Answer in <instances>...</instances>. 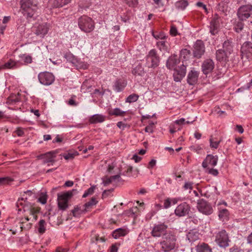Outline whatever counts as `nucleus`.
I'll use <instances>...</instances> for the list:
<instances>
[{"label": "nucleus", "mask_w": 252, "mask_h": 252, "mask_svg": "<svg viewBox=\"0 0 252 252\" xmlns=\"http://www.w3.org/2000/svg\"><path fill=\"white\" fill-rule=\"evenodd\" d=\"M198 211L206 215H209L213 212L212 206L203 199L200 200L197 206Z\"/></svg>", "instance_id": "11"}, {"label": "nucleus", "mask_w": 252, "mask_h": 252, "mask_svg": "<svg viewBox=\"0 0 252 252\" xmlns=\"http://www.w3.org/2000/svg\"><path fill=\"white\" fill-rule=\"evenodd\" d=\"M38 79L40 84L44 86H49L55 81V76L51 72L44 71L40 72L38 75Z\"/></svg>", "instance_id": "6"}, {"label": "nucleus", "mask_w": 252, "mask_h": 252, "mask_svg": "<svg viewBox=\"0 0 252 252\" xmlns=\"http://www.w3.org/2000/svg\"><path fill=\"white\" fill-rule=\"evenodd\" d=\"M15 132L18 136H22L24 134V130L21 127L18 128Z\"/></svg>", "instance_id": "57"}, {"label": "nucleus", "mask_w": 252, "mask_h": 252, "mask_svg": "<svg viewBox=\"0 0 252 252\" xmlns=\"http://www.w3.org/2000/svg\"><path fill=\"white\" fill-rule=\"evenodd\" d=\"M241 51L242 57H245L247 59L252 57V43L249 41L244 43Z\"/></svg>", "instance_id": "17"}, {"label": "nucleus", "mask_w": 252, "mask_h": 252, "mask_svg": "<svg viewBox=\"0 0 252 252\" xmlns=\"http://www.w3.org/2000/svg\"><path fill=\"white\" fill-rule=\"evenodd\" d=\"M170 34L172 36H175L178 34L177 29L174 25L171 26L170 30Z\"/></svg>", "instance_id": "51"}, {"label": "nucleus", "mask_w": 252, "mask_h": 252, "mask_svg": "<svg viewBox=\"0 0 252 252\" xmlns=\"http://www.w3.org/2000/svg\"><path fill=\"white\" fill-rule=\"evenodd\" d=\"M180 63V60L177 56L174 55L170 56L166 63L167 67L170 69H175L178 68L177 65Z\"/></svg>", "instance_id": "20"}, {"label": "nucleus", "mask_w": 252, "mask_h": 252, "mask_svg": "<svg viewBox=\"0 0 252 252\" xmlns=\"http://www.w3.org/2000/svg\"><path fill=\"white\" fill-rule=\"evenodd\" d=\"M167 228L168 226L164 223L155 224L151 231V235L154 237L163 236L165 233H167Z\"/></svg>", "instance_id": "8"}, {"label": "nucleus", "mask_w": 252, "mask_h": 252, "mask_svg": "<svg viewBox=\"0 0 252 252\" xmlns=\"http://www.w3.org/2000/svg\"><path fill=\"white\" fill-rule=\"evenodd\" d=\"M104 94V91H100L98 89H95L93 93V95H103Z\"/></svg>", "instance_id": "62"}, {"label": "nucleus", "mask_w": 252, "mask_h": 252, "mask_svg": "<svg viewBox=\"0 0 252 252\" xmlns=\"http://www.w3.org/2000/svg\"><path fill=\"white\" fill-rule=\"evenodd\" d=\"M229 213L226 209L221 208V207L219 208V217L222 221H227L229 219Z\"/></svg>", "instance_id": "26"}, {"label": "nucleus", "mask_w": 252, "mask_h": 252, "mask_svg": "<svg viewBox=\"0 0 252 252\" xmlns=\"http://www.w3.org/2000/svg\"><path fill=\"white\" fill-rule=\"evenodd\" d=\"M223 49L230 55L233 51L232 42L229 40L225 41L223 44Z\"/></svg>", "instance_id": "35"}, {"label": "nucleus", "mask_w": 252, "mask_h": 252, "mask_svg": "<svg viewBox=\"0 0 252 252\" xmlns=\"http://www.w3.org/2000/svg\"><path fill=\"white\" fill-rule=\"evenodd\" d=\"M152 35L154 37L158 40H166L168 36L163 32H152Z\"/></svg>", "instance_id": "41"}, {"label": "nucleus", "mask_w": 252, "mask_h": 252, "mask_svg": "<svg viewBox=\"0 0 252 252\" xmlns=\"http://www.w3.org/2000/svg\"><path fill=\"white\" fill-rule=\"evenodd\" d=\"M186 68V65L182 64L181 66H178V68L174 69L173 78L175 82H181L182 79L185 76Z\"/></svg>", "instance_id": "16"}, {"label": "nucleus", "mask_w": 252, "mask_h": 252, "mask_svg": "<svg viewBox=\"0 0 252 252\" xmlns=\"http://www.w3.org/2000/svg\"><path fill=\"white\" fill-rule=\"evenodd\" d=\"M47 198L46 195L43 194L38 198V201L41 203L42 204H45L47 202Z\"/></svg>", "instance_id": "56"}, {"label": "nucleus", "mask_w": 252, "mask_h": 252, "mask_svg": "<svg viewBox=\"0 0 252 252\" xmlns=\"http://www.w3.org/2000/svg\"><path fill=\"white\" fill-rule=\"evenodd\" d=\"M229 55L223 49H220L216 52V57L218 60L220 61H225L228 58Z\"/></svg>", "instance_id": "32"}, {"label": "nucleus", "mask_w": 252, "mask_h": 252, "mask_svg": "<svg viewBox=\"0 0 252 252\" xmlns=\"http://www.w3.org/2000/svg\"><path fill=\"white\" fill-rule=\"evenodd\" d=\"M177 128L174 125L171 124L170 126H169V131L171 133H174L176 131Z\"/></svg>", "instance_id": "63"}, {"label": "nucleus", "mask_w": 252, "mask_h": 252, "mask_svg": "<svg viewBox=\"0 0 252 252\" xmlns=\"http://www.w3.org/2000/svg\"><path fill=\"white\" fill-rule=\"evenodd\" d=\"M252 13V5L247 4L241 6L237 12V16L240 20L248 19Z\"/></svg>", "instance_id": "9"}, {"label": "nucleus", "mask_w": 252, "mask_h": 252, "mask_svg": "<svg viewBox=\"0 0 252 252\" xmlns=\"http://www.w3.org/2000/svg\"><path fill=\"white\" fill-rule=\"evenodd\" d=\"M132 74L134 75L143 76L145 74L144 68L141 64H138L135 66L132 71Z\"/></svg>", "instance_id": "36"}, {"label": "nucleus", "mask_w": 252, "mask_h": 252, "mask_svg": "<svg viewBox=\"0 0 252 252\" xmlns=\"http://www.w3.org/2000/svg\"><path fill=\"white\" fill-rule=\"evenodd\" d=\"M120 178V176L116 175L110 177H105L103 179V183L104 186H107L110 184L116 183L119 181Z\"/></svg>", "instance_id": "28"}, {"label": "nucleus", "mask_w": 252, "mask_h": 252, "mask_svg": "<svg viewBox=\"0 0 252 252\" xmlns=\"http://www.w3.org/2000/svg\"><path fill=\"white\" fill-rule=\"evenodd\" d=\"M32 196V192L31 190H27L24 192L21 199L18 200V205L23 206L24 212L26 213L24 218L20 220V228L22 231L23 229H30L33 222H35L37 219L36 215L40 211V208L33 205H31L30 206L28 205L27 195Z\"/></svg>", "instance_id": "1"}, {"label": "nucleus", "mask_w": 252, "mask_h": 252, "mask_svg": "<svg viewBox=\"0 0 252 252\" xmlns=\"http://www.w3.org/2000/svg\"><path fill=\"white\" fill-rule=\"evenodd\" d=\"M146 61L147 63H151L149 67L155 68L158 66L159 59L155 49H152L149 52L146 56Z\"/></svg>", "instance_id": "10"}, {"label": "nucleus", "mask_w": 252, "mask_h": 252, "mask_svg": "<svg viewBox=\"0 0 252 252\" xmlns=\"http://www.w3.org/2000/svg\"><path fill=\"white\" fill-rule=\"evenodd\" d=\"M199 233L196 231L191 230L187 235V238L190 243H193L199 239Z\"/></svg>", "instance_id": "29"}, {"label": "nucleus", "mask_w": 252, "mask_h": 252, "mask_svg": "<svg viewBox=\"0 0 252 252\" xmlns=\"http://www.w3.org/2000/svg\"><path fill=\"white\" fill-rule=\"evenodd\" d=\"M81 92L83 93L90 92L91 91V86L89 85L88 86L87 82H84L81 87Z\"/></svg>", "instance_id": "45"}, {"label": "nucleus", "mask_w": 252, "mask_h": 252, "mask_svg": "<svg viewBox=\"0 0 252 252\" xmlns=\"http://www.w3.org/2000/svg\"><path fill=\"white\" fill-rule=\"evenodd\" d=\"M118 246L115 244L112 245L110 249V252H118Z\"/></svg>", "instance_id": "59"}, {"label": "nucleus", "mask_w": 252, "mask_h": 252, "mask_svg": "<svg viewBox=\"0 0 252 252\" xmlns=\"http://www.w3.org/2000/svg\"><path fill=\"white\" fill-rule=\"evenodd\" d=\"M199 72L194 68L191 69L188 73L187 77L188 83L190 85L196 84L198 81Z\"/></svg>", "instance_id": "19"}, {"label": "nucleus", "mask_w": 252, "mask_h": 252, "mask_svg": "<svg viewBox=\"0 0 252 252\" xmlns=\"http://www.w3.org/2000/svg\"><path fill=\"white\" fill-rule=\"evenodd\" d=\"M86 212V209L84 206H77L72 211L73 216L75 217H79L81 214Z\"/></svg>", "instance_id": "31"}, {"label": "nucleus", "mask_w": 252, "mask_h": 252, "mask_svg": "<svg viewBox=\"0 0 252 252\" xmlns=\"http://www.w3.org/2000/svg\"><path fill=\"white\" fill-rule=\"evenodd\" d=\"M206 172L214 176H217L219 174L218 170L213 167L206 168Z\"/></svg>", "instance_id": "46"}, {"label": "nucleus", "mask_w": 252, "mask_h": 252, "mask_svg": "<svg viewBox=\"0 0 252 252\" xmlns=\"http://www.w3.org/2000/svg\"><path fill=\"white\" fill-rule=\"evenodd\" d=\"M188 5V2L185 0H180L175 3L176 7L179 10H184Z\"/></svg>", "instance_id": "40"}, {"label": "nucleus", "mask_w": 252, "mask_h": 252, "mask_svg": "<svg viewBox=\"0 0 252 252\" xmlns=\"http://www.w3.org/2000/svg\"><path fill=\"white\" fill-rule=\"evenodd\" d=\"M161 208L162 206L160 204L157 203L155 204L152 210V215L153 216L154 215L156 214L158 211L159 210L161 209Z\"/></svg>", "instance_id": "52"}, {"label": "nucleus", "mask_w": 252, "mask_h": 252, "mask_svg": "<svg viewBox=\"0 0 252 252\" xmlns=\"http://www.w3.org/2000/svg\"><path fill=\"white\" fill-rule=\"evenodd\" d=\"M190 55V51L187 49H183L180 52V58L184 60H188Z\"/></svg>", "instance_id": "42"}, {"label": "nucleus", "mask_w": 252, "mask_h": 252, "mask_svg": "<svg viewBox=\"0 0 252 252\" xmlns=\"http://www.w3.org/2000/svg\"><path fill=\"white\" fill-rule=\"evenodd\" d=\"M156 45L160 51H167L168 47L166 40H160L157 42Z\"/></svg>", "instance_id": "39"}, {"label": "nucleus", "mask_w": 252, "mask_h": 252, "mask_svg": "<svg viewBox=\"0 0 252 252\" xmlns=\"http://www.w3.org/2000/svg\"><path fill=\"white\" fill-rule=\"evenodd\" d=\"M56 154L55 152L52 151L39 156L38 158L43 159L44 163L52 162L55 160Z\"/></svg>", "instance_id": "21"}, {"label": "nucleus", "mask_w": 252, "mask_h": 252, "mask_svg": "<svg viewBox=\"0 0 252 252\" xmlns=\"http://www.w3.org/2000/svg\"><path fill=\"white\" fill-rule=\"evenodd\" d=\"M139 98V95L135 94H132L129 95L126 99V102L128 103H132L136 102Z\"/></svg>", "instance_id": "44"}, {"label": "nucleus", "mask_w": 252, "mask_h": 252, "mask_svg": "<svg viewBox=\"0 0 252 252\" xmlns=\"http://www.w3.org/2000/svg\"><path fill=\"white\" fill-rule=\"evenodd\" d=\"M20 58V65L21 64H28L32 63V57L29 54H20L19 56Z\"/></svg>", "instance_id": "25"}, {"label": "nucleus", "mask_w": 252, "mask_h": 252, "mask_svg": "<svg viewBox=\"0 0 252 252\" xmlns=\"http://www.w3.org/2000/svg\"><path fill=\"white\" fill-rule=\"evenodd\" d=\"M50 27V24L47 23H43L39 24L34 27V33L41 38H44L48 33Z\"/></svg>", "instance_id": "12"}, {"label": "nucleus", "mask_w": 252, "mask_h": 252, "mask_svg": "<svg viewBox=\"0 0 252 252\" xmlns=\"http://www.w3.org/2000/svg\"><path fill=\"white\" fill-rule=\"evenodd\" d=\"M219 24L217 19H213L210 24V32L213 35H215L218 32Z\"/></svg>", "instance_id": "27"}, {"label": "nucleus", "mask_w": 252, "mask_h": 252, "mask_svg": "<svg viewBox=\"0 0 252 252\" xmlns=\"http://www.w3.org/2000/svg\"><path fill=\"white\" fill-rule=\"evenodd\" d=\"M145 131L148 133H153L154 131V127H152L151 126H148L145 128Z\"/></svg>", "instance_id": "64"}, {"label": "nucleus", "mask_w": 252, "mask_h": 252, "mask_svg": "<svg viewBox=\"0 0 252 252\" xmlns=\"http://www.w3.org/2000/svg\"><path fill=\"white\" fill-rule=\"evenodd\" d=\"M20 66L19 62L10 59L4 64L1 65L0 69H14L19 67Z\"/></svg>", "instance_id": "22"}, {"label": "nucleus", "mask_w": 252, "mask_h": 252, "mask_svg": "<svg viewBox=\"0 0 252 252\" xmlns=\"http://www.w3.org/2000/svg\"><path fill=\"white\" fill-rule=\"evenodd\" d=\"M193 183L191 182H186L183 187L185 190H189V191L192 189Z\"/></svg>", "instance_id": "50"}, {"label": "nucleus", "mask_w": 252, "mask_h": 252, "mask_svg": "<svg viewBox=\"0 0 252 252\" xmlns=\"http://www.w3.org/2000/svg\"><path fill=\"white\" fill-rule=\"evenodd\" d=\"M169 198H166L164 200L163 203V207L165 209H167L171 206Z\"/></svg>", "instance_id": "58"}, {"label": "nucleus", "mask_w": 252, "mask_h": 252, "mask_svg": "<svg viewBox=\"0 0 252 252\" xmlns=\"http://www.w3.org/2000/svg\"><path fill=\"white\" fill-rule=\"evenodd\" d=\"M218 157L212 155H208L202 162V165L204 168H208L215 166L218 163Z\"/></svg>", "instance_id": "15"}, {"label": "nucleus", "mask_w": 252, "mask_h": 252, "mask_svg": "<svg viewBox=\"0 0 252 252\" xmlns=\"http://www.w3.org/2000/svg\"><path fill=\"white\" fill-rule=\"evenodd\" d=\"M54 7H63L69 3L71 0H50Z\"/></svg>", "instance_id": "34"}, {"label": "nucleus", "mask_w": 252, "mask_h": 252, "mask_svg": "<svg viewBox=\"0 0 252 252\" xmlns=\"http://www.w3.org/2000/svg\"><path fill=\"white\" fill-rule=\"evenodd\" d=\"M190 209V206L187 203L183 202L177 206L174 213L178 217H184L189 213Z\"/></svg>", "instance_id": "14"}, {"label": "nucleus", "mask_w": 252, "mask_h": 252, "mask_svg": "<svg viewBox=\"0 0 252 252\" xmlns=\"http://www.w3.org/2000/svg\"><path fill=\"white\" fill-rule=\"evenodd\" d=\"M244 27V24L242 22H237L234 26V29L236 32H240Z\"/></svg>", "instance_id": "47"}, {"label": "nucleus", "mask_w": 252, "mask_h": 252, "mask_svg": "<svg viewBox=\"0 0 252 252\" xmlns=\"http://www.w3.org/2000/svg\"><path fill=\"white\" fill-rule=\"evenodd\" d=\"M216 243L218 245L222 248H225L228 246L229 240L228 235L224 230H221L216 236Z\"/></svg>", "instance_id": "7"}, {"label": "nucleus", "mask_w": 252, "mask_h": 252, "mask_svg": "<svg viewBox=\"0 0 252 252\" xmlns=\"http://www.w3.org/2000/svg\"><path fill=\"white\" fill-rule=\"evenodd\" d=\"M156 164L157 160L155 159H152L149 161L147 168L149 169H152L156 165Z\"/></svg>", "instance_id": "54"}, {"label": "nucleus", "mask_w": 252, "mask_h": 252, "mask_svg": "<svg viewBox=\"0 0 252 252\" xmlns=\"http://www.w3.org/2000/svg\"><path fill=\"white\" fill-rule=\"evenodd\" d=\"M170 204L175 205L180 200L179 198H169Z\"/></svg>", "instance_id": "61"}, {"label": "nucleus", "mask_w": 252, "mask_h": 252, "mask_svg": "<svg viewBox=\"0 0 252 252\" xmlns=\"http://www.w3.org/2000/svg\"><path fill=\"white\" fill-rule=\"evenodd\" d=\"M210 147L212 148L217 149L220 144V141H214L212 138L210 139Z\"/></svg>", "instance_id": "53"}, {"label": "nucleus", "mask_w": 252, "mask_h": 252, "mask_svg": "<svg viewBox=\"0 0 252 252\" xmlns=\"http://www.w3.org/2000/svg\"><path fill=\"white\" fill-rule=\"evenodd\" d=\"M89 120L91 124L102 123L105 120V116L102 114H94L91 116Z\"/></svg>", "instance_id": "24"}, {"label": "nucleus", "mask_w": 252, "mask_h": 252, "mask_svg": "<svg viewBox=\"0 0 252 252\" xmlns=\"http://www.w3.org/2000/svg\"><path fill=\"white\" fill-rule=\"evenodd\" d=\"M197 252H211V249L207 244L203 243L196 247Z\"/></svg>", "instance_id": "37"}, {"label": "nucleus", "mask_w": 252, "mask_h": 252, "mask_svg": "<svg viewBox=\"0 0 252 252\" xmlns=\"http://www.w3.org/2000/svg\"><path fill=\"white\" fill-rule=\"evenodd\" d=\"M172 124L179 126H181L184 125L185 124V119L182 118L179 120H177L175 121H174L173 123H172Z\"/></svg>", "instance_id": "49"}, {"label": "nucleus", "mask_w": 252, "mask_h": 252, "mask_svg": "<svg viewBox=\"0 0 252 252\" xmlns=\"http://www.w3.org/2000/svg\"><path fill=\"white\" fill-rule=\"evenodd\" d=\"M205 53V46L203 42L200 40L196 41L193 45V55L195 58L199 59Z\"/></svg>", "instance_id": "13"}, {"label": "nucleus", "mask_w": 252, "mask_h": 252, "mask_svg": "<svg viewBox=\"0 0 252 252\" xmlns=\"http://www.w3.org/2000/svg\"><path fill=\"white\" fill-rule=\"evenodd\" d=\"M132 159L134 160L136 163H138L141 160L142 158L138 156L137 155L135 154L133 156Z\"/></svg>", "instance_id": "60"}, {"label": "nucleus", "mask_w": 252, "mask_h": 252, "mask_svg": "<svg viewBox=\"0 0 252 252\" xmlns=\"http://www.w3.org/2000/svg\"><path fill=\"white\" fill-rule=\"evenodd\" d=\"M73 196V190L58 194V205L60 210H65L68 207V201Z\"/></svg>", "instance_id": "5"}, {"label": "nucleus", "mask_w": 252, "mask_h": 252, "mask_svg": "<svg viewBox=\"0 0 252 252\" xmlns=\"http://www.w3.org/2000/svg\"><path fill=\"white\" fill-rule=\"evenodd\" d=\"M78 25L79 29L86 33L92 32L94 29L95 23L91 18L86 15L78 18Z\"/></svg>", "instance_id": "4"}, {"label": "nucleus", "mask_w": 252, "mask_h": 252, "mask_svg": "<svg viewBox=\"0 0 252 252\" xmlns=\"http://www.w3.org/2000/svg\"><path fill=\"white\" fill-rule=\"evenodd\" d=\"M129 6H134L137 3V0H123Z\"/></svg>", "instance_id": "55"}, {"label": "nucleus", "mask_w": 252, "mask_h": 252, "mask_svg": "<svg viewBox=\"0 0 252 252\" xmlns=\"http://www.w3.org/2000/svg\"><path fill=\"white\" fill-rule=\"evenodd\" d=\"M46 223L44 220H41L38 222V231L40 234H43L46 231Z\"/></svg>", "instance_id": "43"}, {"label": "nucleus", "mask_w": 252, "mask_h": 252, "mask_svg": "<svg viewBox=\"0 0 252 252\" xmlns=\"http://www.w3.org/2000/svg\"><path fill=\"white\" fill-rule=\"evenodd\" d=\"M137 204L139 205L140 208H138L137 206L133 207L131 208V213L135 216H138L139 215V212L143 211L144 209L143 202L140 203L139 201L137 202Z\"/></svg>", "instance_id": "38"}, {"label": "nucleus", "mask_w": 252, "mask_h": 252, "mask_svg": "<svg viewBox=\"0 0 252 252\" xmlns=\"http://www.w3.org/2000/svg\"><path fill=\"white\" fill-rule=\"evenodd\" d=\"M215 67L214 62L211 59H206L203 62L201 69L203 73L207 75L212 72Z\"/></svg>", "instance_id": "18"}, {"label": "nucleus", "mask_w": 252, "mask_h": 252, "mask_svg": "<svg viewBox=\"0 0 252 252\" xmlns=\"http://www.w3.org/2000/svg\"><path fill=\"white\" fill-rule=\"evenodd\" d=\"M21 8L27 19L34 18L37 16L38 6L35 0H21Z\"/></svg>", "instance_id": "3"}, {"label": "nucleus", "mask_w": 252, "mask_h": 252, "mask_svg": "<svg viewBox=\"0 0 252 252\" xmlns=\"http://www.w3.org/2000/svg\"><path fill=\"white\" fill-rule=\"evenodd\" d=\"M159 245L161 251L163 252H169L177 249L178 244L176 233L173 231H168L162 237Z\"/></svg>", "instance_id": "2"}, {"label": "nucleus", "mask_w": 252, "mask_h": 252, "mask_svg": "<svg viewBox=\"0 0 252 252\" xmlns=\"http://www.w3.org/2000/svg\"><path fill=\"white\" fill-rule=\"evenodd\" d=\"M126 113V111H124L119 108L111 109L108 110V114L111 116H123Z\"/></svg>", "instance_id": "33"}, {"label": "nucleus", "mask_w": 252, "mask_h": 252, "mask_svg": "<svg viewBox=\"0 0 252 252\" xmlns=\"http://www.w3.org/2000/svg\"><path fill=\"white\" fill-rule=\"evenodd\" d=\"M126 85L127 83L126 81L119 79L114 83L113 88L116 92H120L125 88Z\"/></svg>", "instance_id": "23"}, {"label": "nucleus", "mask_w": 252, "mask_h": 252, "mask_svg": "<svg viewBox=\"0 0 252 252\" xmlns=\"http://www.w3.org/2000/svg\"><path fill=\"white\" fill-rule=\"evenodd\" d=\"M128 233V230L126 228H120L116 229L113 233V237L117 239L121 236H124Z\"/></svg>", "instance_id": "30"}, {"label": "nucleus", "mask_w": 252, "mask_h": 252, "mask_svg": "<svg viewBox=\"0 0 252 252\" xmlns=\"http://www.w3.org/2000/svg\"><path fill=\"white\" fill-rule=\"evenodd\" d=\"M95 189V187H91L89 189H88L87 190L85 191L82 197L85 198L87 197L90 195H92L94 192Z\"/></svg>", "instance_id": "48"}]
</instances>
